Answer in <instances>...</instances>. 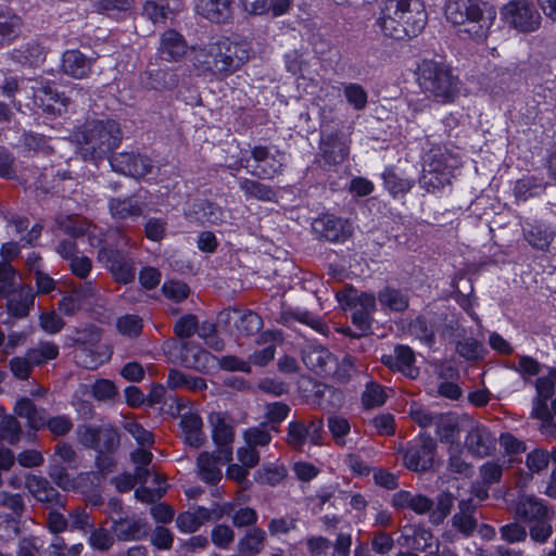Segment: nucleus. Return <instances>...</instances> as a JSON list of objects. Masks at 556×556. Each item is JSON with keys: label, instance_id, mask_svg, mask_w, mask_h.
<instances>
[{"label": "nucleus", "instance_id": "nucleus-1", "mask_svg": "<svg viewBox=\"0 0 556 556\" xmlns=\"http://www.w3.org/2000/svg\"><path fill=\"white\" fill-rule=\"evenodd\" d=\"M427 23V13L420 0H388L377 24L389 38L403 40L416 37Z\"/></svg>", "mask_w": 556, "mask_h": 556}, {"label": "nucleus", "instance_id": "nucleus-2", "mask_svg": "<svg viewBox=\"0 0 556 556\" xmlns=\"http://www.w3.org/2000/svg\"><path fill=\"white\" fill-rule=\"evenodd\" d=\"M249 58L245 45L229 38H219L193 50L194 65L218 78L235 73Z\"/></svg>", "mask_w": 556, "mask_h": 556}, {"label": "nucleus", "instance_id": "nucleus-3", "mask_svg": "<svg viewBox=\"0 0 556 556\" xmlns=\"http://www.w3.org/2000/svg\"><path fill=\"white\" fill-rule=\"evenodd\" d=\"M85 160H102L122 141V130L114 119H90L73 134Z\"/></svg>", "mask_w": 556, "mask_h": 556}, {"label": "nucleus", "instance_id": "nucleus-4", "mask_svg": "<svg viewBox=\"0 0 556 556\" xmlns=\"http://www.w3.org/2000/svg\"><path fill=\"white\" fill-rule=\"evenodd\" d=\"M98 242L103 244L98 252L99 262L110 270L117 282L125 285L131 282L136 275L134 262L118 249L130 244V239L122 230L113 229Z\"/></svg>", "mask_w": 556, "mask_h": 556}, {"label": "nucleus", "instance_id": "nucleus-5", "mask_svg": "<svg viewBox=\"0 0 556 556\" xmlns=\"http://www.w3.org/2000/svg\"><path fill=\"white\" fill-rule=\"evenodd\" d=\"M419 86L429 97L441 103L453 102L459 93V80L445 65L424 61L419 67Z\"/></svg>", "mask_w": 556, "mask_h": 556}, {"label": "nucleus", "instance_id": "nucleus-6", "mask_svg": "<svg viewBox=\"0 0 556 556\" xmlns=\"http://www.w3.org/2000/svg\"><path fill=\"white\" fill-rule=\"evenodd\" d=\"M531 416L541 421V430L556 437V368H551L534 382Z\"/></svg>", "mask_w": 556, "mask_h": 556}, {"label": "nucleus", "instance_id": "nucleus-7", "mask_svg": "<svg viewBox=\"0 0 556 556\" xmlns=\"http://www.w3.org/2000/svg\"><path fill=\"white\" fill-rule=\"evenodd\" d=\"M459 164L458 157L446 149L432 148L425 159L420 184L427 191L439 190L451 184L453 172Z\"/></svg>", "mask_w": 556, "mask_h": 556}, {"label": "nucleus", "instance_id": "nucleus-8", "mask_svg": "<svg viewBox=\"0 0 556 556\" xmlns=\"http://www.w3.org/2000/svg\"><path fill=\"white\" fill-rule=\"evenodd\" d=\"M9 299V308L16 314L24 315L28 305L33 303V293L29 287H21L13 267L7 263H0V299Z\"/></svg>", "mask_w": 556, "mask_h": 556}, {"label": "nucleus", "instance_id": "nucleus-9", "mask_svg": "<svg viewBox=\"0 0 556 556\" xmlns=\"http://www.w3.org/2000/svg\"><path fill=\"white\" fill-rule=\"evenodd\" d=\"M501 14L509 27L523 34L536 31L542 22L538 10L527 0L509 1L502 8Z\"/></svg>", "mask_w": 556, "mask_h": 556}, {"label": "nucleus", "instance_id": "nucleus-10", "mask_svg": "<svg viewBox=\"0 0 556 556\" xmlns=\"http://www.w3.org/2000/svg\"><path fill=\"white\" fill-rule=\"evenodd\" d=\"M323 439L324 420L321 418L298 419L288 424L286 442L293 450L302 451L306 443L319 446L323 444Z\"/></svg>", "mask_w": 556, "mask_h": 556}, {"label": "nucleus", "instance_id": "nucleus-11", "mask_svg": "<svg viewBox=\"0 0 556 556\" xmlns=\"http://www.w3.org/2000/svg\"><path fill=\"white\" fill-rule=\"evenodd\" d=\"M230 505H214L211 508L198 506L192 511L180 513L176 518L177 528L184 533H193L211 521H218L230 513Z\"/></svg>", "mask_w": 556, "mask_h": 556}, {"label": "nucleus", "instance_id": "nucleus-12", "mask_svg": "<svg viewBox=\"0 0 556 556\" xmlns=\"http://www.w3.org/2000/svg\"><path fill=\"white\" fill-rule=\"evenodd\" d=\"M212 426V437L218 447V453L224 463L232 459L231 443L235 438V430L231 420L222 413H212L210 415Z\"/></svg>", "mask_w": 556, "mask_h": 556}, {"label": "nucleus", "instance_id": "nucleus-13", "mask_svg": "<svg viewBox=\"0 0 556 556\" xmlns=\"http://www.w3.org/2000/svg\"><path fill=\"white\" fill-rule=\"evenodd\" d=\"M312 228L320 238L331 242H343L352 235L349 220L330 214L314 219Z\"/></svg>", "mask_w": 556, "mask_h": 556}, {"label": "nucleus", "instance_id": "nucleus-14", "mask_svg": "<svg viewBox=\"0 0 556 556\" xmlns=\"http://www.w3.org/2000/svg\"><path fill=\"white\" fill-rule=\"evenodd\" d=\"M147 207V195L141 192L125 198H112L109 201L110 214L117 220L139 218L143 216Z\"/></svg>", "mask_w": 556, "mask_h": 556}, {"label": "nucleus", "instance_id": "nucleus-15", "mask_svg": "<svg viewBox=\"0 0 556 556\" xmlns=\"http://www.w3.org/2000/svg\"><path fill=\"white\" fill-rule=\"evenodd\" d=\"M112 168L124 175L141 178L151 173L152 161L144 155L132 152H123L110 159Z\"/></svg>", "mask_w": 556, "mask_h": 556}, {"label": "nucleus", "instance_id": "nucleus-16", "mask_svg": "<svg viewBox=\"0 0 556 556\" xmlns=\"http://www.w3.org/2000/svg\"><path fill=\"white\" fill-rule=\"evenodd\" d=\"M437 443L431 437H422L421 443L409 447L404 454L405 466L413 471H426L431 468Z\"/></svg>", "mask_w": 556, "mask_h": 556}, {"label": "nucleus", "instance_id": "nucleus-17", "mask_svg": "<svg viewBox=\"0 0 556 556\" xmlns=\"http://www.w3.org/2000/svg\"><path fill=\"white\" fill-rule=\"evenodd\" d=\"M465 446L471 455L485 457L494 451L495 439L485 427L472 425L467 431Z\"/></svg>", "mask_w": 556, "mask_h": 556}, {"label": "nucleus", "instance_id": "nucleus-18", "mask_svg": "<svg viewBox=\"0 0 556 556\" xmlns=\"http://www.w3.org/2000/svg\"><path fill=\"white\" fill-rule=\"evenodd\" d=\"M382 363L410 379H415L419 375V369L415 366V354L407 345L395 346L393 355L382 356Z\"/></svg>", "mask_w": 556, "mask_h": 556}, {"label": "nucleus", "instance_id": "nucleus-19", "mask_svg": "<svg viewBox=\"0 0 556 556\" xmlns=\"http://www.w3.org/2000/svg\"><path fill=\"white\" fill-rule=\"evenodd\" d=\"M194 10L211 22L225 23L232 16V0H195Z\"/></svg>", "mask_w": 556, "mask_h": 556}, {"label": "nucleus", "instance_id": "nucleus-20", "mask_svg": "<svg viewBox=\"0 0 556 556\" xmlns=\"http://www.w3.org/2000/svg\"><path fill=\"white\" fill-rule=\"evenodd\" d=\"M251 155L257 163L255 169L251 172L252 175L258 178L271 179L280 173L282 165L275 159L267 147H253Z\"/></svg>", "mask_w": 556, "mask_h": 556}, {"label": "nucleus", "instance_id": "nucleus-21", "mask_svg": "<svg viewBox=\"0 0 556 556\" xmlns=\"http://www.w3.org/2000/svg\"><path fill=\"white\" fill-rule=\"evenodd\" d=\"M188 46L184 37L174 29L163 33L160 40L159 52L168 62H177L187 53Z\"/></svg>", "mask_w": 556, "mask_h": 556}, {"label": "nucleus", "instance_id": "nucleus-22", "mask_svg": "<svg viewBox=\"0 0 556 556\" xmlns=\"http://www.w3.org/2000/svg\"><path fill=\"white\" fill-rule=\"evenodd\" d=\"M432 533L420 526H405L401 531L397 543L406 548L425 552L432 545Z\"/></svg>", "mask_w": 556, "mask_h": 556}, {"label": "nucleus", "instance_id": "nucleus-23", "mask_svg": "<svg viewBox=\"0 0 556 556\" xmlns=\"http://www.w3.org/2000/svg\"><path fill=\"white\" fill-rule=\"evenodd\" d=\"M56 225L64 233L78 238L85 233L89 235V240L92 245L100 244L96 236V226H91L89 222L76 216H61L56 219Z\"/></svg>", "mask_w": 556, "mask_h": 556}, {"label": "nucleus", "instance_id": "nucleus-24", "mask_svg": "<svg viewBox=\"0 0 556 556\" xmlns=\"http://www.w3.org/2000/svg\"><path fill=\"white\" fill-rule=\"evenodd\" d=\"M337 300L346 308H353L371 315L376 309V298L371 293L358 294L356 290L346 288L337 293Z\"/></svg>", "mask_w": 556, "mask_h": 556}, {"label": "nucleus", "instance_id": "nucleus-25", "mask_svg": "<svg viewBox=\"0 0 556 556\" xmlns=\"http://www.w3.org/2000/svg\"><path fill=\"white\" fill-rule=\"evenodd\" d=\"M303 362L308 369L317 374H327L336 359L324 346H308L303 353Z\"/></svg>", "mask_w": 556, "mask_h": 556}, {"label": "nucleus", "instance_id": "nucleus-26", "mask_svg": "<svg viewBox=\"0 0 556 556\" xmlns=\"http://www.w3.org/2000/svg\"><path fill=\"white\" fill-rule=\"evenodd\" d=\"M392 504L396 508H409L418 515H424L431 511L434 503L422 494L399 491L393 494Z\"/></svg>", "mask_w": 556, "mask_h": 556}, {"label": "nucleus", "instance_id": "nucleus-27", "mask_svg": "<svg viewBox=\"0 0 556 556\" xmlns=\"http://www.w3.org/2000/svg\"><path fill=\"white\" fill-rule=\"evenodd\" d=\"M219 462H224L219 453L217 456H214L208 452H202L197 458L199 478L205 483L217 484L223 477L222 470L218 467Z\"/></svg>", "mask_w": 556, "mask_h": 556}, {"label": "nucleus", "instance_id": "nucleus-28", "mask_svg": "<svg viewBox=\"0 0 556 556\" xmlns=\"http://www.w3.org/2000/svg\"><path fill=\"white\" fill-rule=\"evenodd\" d=\"M13 410L17 417L26 419L27 426L30 429L40 430L45 428L43 418L46 416V410L38 408L30 399H18Z\"/></svg>", "mask_w": 556, "mask_h": 556}, {"label": "nucleus", "instance_id": "nucleus-29", "mask_svg": "<svg viewBox=\"0 0 556 556\" xmlns=\"http://www.w3.org/2000/svg\"><path fill=\"white\" fill-rule=\"evenodd\" d=\"M62 70L66 75L81 79L89 75L91 61L78 50H68L63 54Z\"/></svg>", "mask_w": 556, "mask_h": 556}, {"label": "nucleus", "instance_id": "nucleus-30", "mask_svg": "<svg viewBox=\"0 0 556 556\" xmlns=\"http://www.w3.org/2000/svg\"><path fill=\"white\" fill-rule=\"evenodd\" d=\"M34 101L37 106L51 114H61L67 105L66 100L48 85L35 89Z\"/></svg>", "mask_w": 556, "mask_h": 556}, {"label": "nucleus", "instance_id": "nucleus-31", "mask_svg": "<svg viewBox=\"0 0 556 556\" xmlns=\"http://www.w3.org/2000/svg\"><path fill=\"white\" fill-rule=\"evenodd\" d=\"M26 488L40 502L63 505L59 492L45 478L28 476Z\"/></svg>", "mask_w": 556, "mask_h": 556}, {"label": "nucleus", "instance_id": "nucleus-32", "mask_svg": "<svg viewBox=\"0 0 556 556\" xmlns=\"http://www.w3.org/2000/svg\"><path fill=\"white\" fill-rule=\"evenodd\" d=\"M475 510L472 500H462L458 503V511L452 517V526L466 536L471 535L477 528Z\"/></svg>", "mask_w": 556, "mask_h": 556}, {"label": "nucleus", "instance_id": "nucleus-33", "mask_svg": "<svg viewBox=\"0 0 556 556\" xmlns=\"http://www.w3.org/2000/svg\"><path fill=\"white\" fill-rule=\"evenodd\" d=\"M516 515L528 522L540 521L546 518L547 508L536 497L522 495L517 502Z\"/></svg>", "mask_w": 556, "mask_h": 556}, {"label": "nucleus", "instance_id": "nucleus-34", "mask_svg": "<svg viewBox=\"0 0 556 556\" xmlns=\"http://www.w3.org/2000/svg\"><path fill=\"white\" fill-rule=\"evenodd\" d=\"M323 156L327 163L340 164L344 162L350 153V144L338 135L328 136L323 141Z\"/></svg>", "mask_w": 556, "mask_h": 556}, {"label": "nucleus", "instance_id": "nucleus-35", "mask_svg": "<svg viewBox=\"0 0 556 556\" xmlns=\"http://www.w3.org/2000/svg\"><path fill=\"white\" fill-rule=\"evenodd\" d=\"M467 14H469V17L468 21L462 25L464 26L462 31L468 34L475 40H484L491 25L490 20L483 16L479 5L469 9Z\"/></svg>", "mask_w": 556, "mask_h": 556}, {"label": "nucleus", "instance_id": "nucleus-36", "mask_svg": "<svg viewBox=\"0 0 556 556\" xmlns=\"http://www.w3.org/2000/svg\"><path fill=\"white\" fill-rule=\"evenodd\" d=\"M202 419L195 414H186L180 419V427L182 429L185 441L193 447H200L204 441L205 435L202 431Z\"/></svg>", "mask_w": 556, "mask_h": 556}, {"label": "nucleus", "instance_id": "nucleus-37", "mask_svg": "<svg viewBox=\"0 0 556 556\" xmlns=\"http://www.w3.org/2000/svg\"><path fill=\"white\" fill-rule=\"evenodd\" d=\"M180 7L179 0H146L143 12L153 23H163L169 12L179 11Z\"/></svg>", "mask_w": 556, "mask_h": 556}, {"label": "nucleus", "instance_id": "nucleus-38", "mask_svg": "<svg viewBox=\"0 0 556 556\" xmlns=\"http://www.w3.org/2000/svg\"><path fill=\"white\" fill-rule=\"evenodd\" d=\"M266 541V532L261 528H252L238 542V551L242 556H255L262 552Z\"/></svg>", "mask_w": 556, "mask_h": 556}, {"label": "nucleus", "instance_id": "nucleus-39", "mask_svg": "<svg viewBox=\"0 0 556 556\" xmlns=\"http://www.w3.org/2000/svg\"><path fill=\"white\" fill-rule=\"evenodd\" d=\"M113 533L121 541H138L144 534V525L140 520L121 519L114 521Z\"/></svg>", "mask_w": 556, "mask_h": 556}, {"label": "nucleus", "instance_id": "nucleus-40", "mask_svg": "<svg viewBox=\"0 0 556 556\" xmlns=\"http://www.w3.org/2000/svg\"><path fill=\"white\" fill-rule=\"evenodd\" d=\"M435 433L441 442L453 445L459 434L457 418L453 414H437Z\"/></svg>", "mask_w": 556, "mask_h": 556}, {"label": "nucleus", "instance_id": "nucleus-41", "mask_svg": "<svg viewBox=\"0 0 556 556\" xmlns=\"http://www.w3.org/2000/svg\"><path fill=\"white\" fill-rule=\"evenodd\" d=\"M555 232L545 225H531L525 229V239L536 249L545 250L554 239Z\"/></svg>", "mask_w": 556, "mask_h": 556}, {"label": "nucleus", "instance_id": "nucleus-42", "mask_svg": "<svg viewBox=\"0 0 556 556\" xmlns=\"http://www.w3.org/2000/svg\"><path fill=\"white\" fill-rule=\"evenodd\" d=\"M239 186L249 198H254L260 201H274L276 198V192L270 186L264 185L257 180L242 178Z\"/></svg>", "mask_w": 556, "mask_h": 556}, {"label": "nucleus", "instance_id": "nucleus-43", "mask_svg": "<svg viewBox=\"0 0 556 556\" xmlns=\"http://www.w3.org/2000/svg\"><path fill=\"white\" fill-rule=\"evenodd\" d=\"M26 355L34 366H40L59 356V346L53 342L42 341L36 346L28 349Z\"/></svg>", "mask_w": 556, "mask_h": 556}, {"label": "nucleus", "instance_id": "nucleus-44", "mask_svg": "<svg viewBox=\"0 0 556 556\" xmlns=\"http://www.w3.org/2000/svg\"><path fill=\"white\" fill-rule=\"evenodd\" d=\"M153 482L159 486L154 490L146 486H140L135 491V496L138 501L147 504H151L163 497L167 491V484L165 478L159 472L153 473Z\"/></svg>", "mask_w": 556, "mask_h": 556}, {"label": "nucleus", "instance_id": "nucleus-45", "mask_svg": "<svg viewBox=\"0 0 556 556\" xmlns=\"http://www.w3.org/2000/svg\"><path fill=\"white\" fill-rule=\"evenodd\" d=\"M182 362L188 367H193L197 369H201L205 366L211 359L214 357L211 353L195 348L190 343H185L182 345Z\"/></svg>", "mask_w": 556, "mask_h": 556}, {"label": "nucleus", "instance_id": "nucleus-46", "mask_svg": "<svg viewBox=\"0 0 556 556\" xmlns=\"http://www.w3.org/2000/svg\"><path fill=\"white\" fill-rule=\"evenodd\" d=\"M22 434V427L15 416L4 415L0 420L1 444L7 441L11 445L18 443Z\"/></svg>", "mask_w": 556, "mask_h": 556}, {"label": "nucleus", "instance_id": "nucleus-47", "mask_svg": "<svg viewBox=\"0 0 556 556\" xmlns=\"http://www.w3.org/2000/svg\"><path fill=\"white\" fill-rule=\"evenodd\" d=\"M232 313L238 315V319L236 320V328L239 333L243 336H252L262 329L263 321L256 313L252 311L245 312L243 314H239L237 311H233Z\"/></svg>", "mask_w": 556, "mask_h": 556}, {"label": "nucleus", "instance_id": "nucleus-48", "mask_svg": "<svg viewBox=\"0 0 556 556\" xmlns=\"http://www.w3.org/2000/svg\"><path fill=\"white\" fill-rule=\"evenodd\" d=\"M21 31V20L15 15L0 13V46L10 43Z\"/></svg>", "mask_w": 556, "mask_h": 556}, {"label": "nucleus", "instance_id": "nucleus-49", "mask_svg": "<svg viewBox=\"0 0 556 556\" xmlns=\"http://www.w3.org/2000/svg\"><path fill=\"white\" fill-rule=\"evenodd\" d=\"M379 302L395 312L405 311L408 307V299L401 291L386 288L378 294Z\"/></svg>", "mask_w": 556, "mask_h": 556}, {"label": "nucleus", "instance_id": "nucleus-50", "mask_svg": "<svg viewBox=\"0 0 556 556\" xmlns=\"http://www.w3.org/2000/svg\"><path fill=\"white\" fill-rule=\"evenodd\" d=\"M472 7H477V4L466 0L448 2L445 8L446 18L454 25H463L468 21L469 14L467 12Z\"/></svg>", "mask_w": 556, "mask_h": 556}, {"label": "nucleus", "instance_id": "nucleus-51", "mask_svg": "<svg viewBox=\"0 0 556 556\" xmlns=\"http://www.w3.org/2000/svg\"><path fill=\"white\" fill-rule=\"evenodd\" d=\"M409 332L426 344L434 341V329L432 323L426 316L416 317L409 325Z\"/></svg>", "mask_w": 556, "mask_h": 556}, {"label": "nucleus", "instance_id": "nucleus-52", "mask_svg": "<svg viewBox=\"0 0 556 556\" xmlns=\"http://www.w3.org/2000/svg\"><path fill=\"white\" fill-rule=\"evenodd\" d=\"M328 429L330 431V434L339 446H345L346 445V435L351 431V425L350 421L342 417V416H330L328 418Z\"/></svg>", "mask_w": 556, "mask_h": 556}, {"label": "nucleus", "instance_id": "nucleus-53", "mask_svg": "<svg viewBox=\"0 0 556 556\" xmlns=\"http://www.w3.org/2000/svg\"><path fill=\"white\" fill-rule=\"evenodd\" d=\"M43 52L41 47L35 42H27L12 52V58L20 63L35 64L42 59Z\"/></svg>", "mask_w": 556, "mask_h": 556}, {"label": "nucleus", "instance_id": "nucleus-54", "mask_svg": "<svg viewBox=\"0 0 556 556\" xmlns=\"http://www.w3.org/2000/svg\"><path fill=\"white\" fill-rule=\"evenodd\" d=\"M343 93L346 101L357 111L366 108L368 96L366 90L358 84L350 83L343 86Z\"/></svg>", "mask_w": 556, "mask_h": 556}, {"label": "nucleus", "instance_id": "nucleus-55", "mask_svg": "<svg viewBox=\"0 0 556 556\" xmlns=\"http://www.w3.org/2000/svg\"><path fill=\"white\" fill-rule=\"evenodd\" d=\"M119 443L117 431L111 426L99 427L97 448L99 453L112 452Z\"/></svg>", "mask_w": 556, "mask_h": 556}, {"label": "nucleus", "instance_id": "nucleus-56", "mask_svg": "<svg viewBox=\"0 0 556 556\" xmlns=\"http://www.w3.org/2000/svg\"><path fill=\"white\" fill-rule=\"evenodd\" d=\"M90 305L87 301H85L80 293H78L76 290H73L70 294L65 295L60 302H59V309L67 316L75 315L78 311L84 308H89Z\"/></svg>", "mask_w": 556, "mask_h": 556}, {"label": "nucleus", "instance_id": "nucleus-57", "mask_svg": "<svg viewBox=\"0 0 556 556\" xmlns=\"http://www.w3.org/2000/svg\"><path fill=\"white\" fill-rule=\"evenodd\" d=\"M454 497L451 493L443 492L437 497V506L430 514V521L440 525L451 513Z\"/></svg>", "mask_w": 556, "mask_h": 556}, {"label": "nucleus", "instance_id": "nucleus-58", "mask_svg": "<svg viewBox=\"0 0 556 556\" xmlns=\"http://www.w3.org/2000/svg\"><path fill=\"white\" fill-rule=\"evenodd\" d=\"M116 327L121 334L135 338L142 331V319L138 315H125L117 319Z\"/></svg>", "mask_w": 556, "mask_h": 556}, {"label": "nucleus", "instance_id": "nucleus-59", "mask_svg": "<svg viewBox=\"0 0 556 556\" xmlns=\"http://www.w3.org/2000/svg\"><path fill=\"white\" fill-rule=\"evenodd\" d=\"M479 476L484 485L498 483L503 476V466L496 460H488L480 466Z\"/></svg>", "mask_w": 556, "mask_h": 556}, {"label": "nucleus", "instance_id": "nucleus-60", "mask_svg": "<svg viewBox=\"0 0 556 556\" xmlns=\"http://www.w3.org/2000/svg\"><path fill=\"white\" fill-rule=\"evenodd\" d=\"M383 181L386 188L393 197L405 194L413 187V182L410 180L401 178L393 172H386L383 174Z\"/></svg>", "mask_w": 556, "mask_h": 556}, {"label": "nucleus", "instance_id": "nucleus-61", "mask_svg": "<svg viewBox=\"0 0 556 556\" xmlns=\"http://www.w3.org/2000/svg\"><path fill=\"white\" fill-rule=\"evenodd\" d=\"M549 464V452L543 448H535L527 454L526 466L531 472L539 473L545 470Z\"/></svg>", "mask_w": 556, "mask_h": 556}, {"label": "nucleus", "instance_id": "nucleus-62", "mask_svg": "<svg viewBox=\"0 0 556 556\" xmlns=\"http://www.w3.org/2000/svg\"><path fill=\"white\" fill-rule=\"evenodd\" d=\"M386 393L381 386L370 382L362 394V402L366 408L377 407L384 403Z\"/></svg>", "mask_w": 556, "mask_h": 556}, {"label": "nucleus", "instance_id": "nucleus-63", "mask_svg": "<svg viewBox=\"0 0 556 556\" xmlns=\"http://www.w3.org/2000/svg\"><path fill=\"white\" fill-rule=\"evenodd\" d=\"M45 428L47 427L51 433L58 437L66 435L73 428L71 418L66 415H59L54 417L43 418Z\"/></svg>", "mask_w": 556, "mask_h": 556}, {"label": "nucleus", "instance_id": "nucleus-64", "mask_svg": "<svg viewBox=\"0 0 556 556\" xmlns=\"http://www.w3.org/2000/svg\"><path fill=\"white\" fill-rule=\"evenodd\" d=\"M245 444L255 448L257 446H266L271 441L269 431L262 427H253L243 432Z\"/></svg>", "mask_w": 556, "mask_h": 556}]
</instances>
